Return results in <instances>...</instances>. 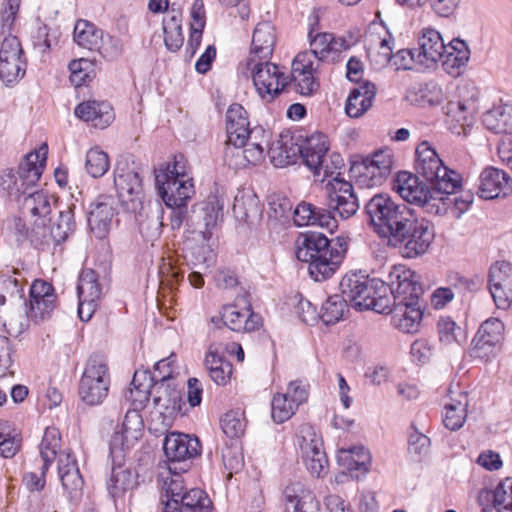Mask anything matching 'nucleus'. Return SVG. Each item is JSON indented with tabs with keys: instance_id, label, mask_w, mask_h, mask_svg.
I'll list each match as a JSON object with an SVG mask.
<instances>
[{
	"instance_id": "46",
	"label": "nucleus",
	"mask_w": 512,
	"mask_h": 512,
	"mask_svg": "<svg viewBox=\"0 0 512 512\" xmlns=\"http://www.w3.org/2000/svg\"><path fill=\"white\" fill-rule=\"evenodd\" d=\"M471 51L467 42L460 38L450 40V76H460L470 60Z\"/></svg>"
},
{
	"instance_id": "37",
	"label": "nucleus",
	"mask_w": 512,
	"mask_h": 512,
	"mask_svg": "<svg viewBox=\"0 0 512 512\" xmlns=\"http://www.w3.org/2000/svg\"><path fill=\"white\" fill-rule=\"evenodd\" d=\"M153 404L156 410L181 413L185 405L181 392L170 383H157L152 390Z\"/></svg>"
},
{
	"instance_id": "54",
	"label": "nucleus",
	"mask_w": 512,
	"mask_h": 512,
	"mask_svg": "<svg viewBox=\"0 0 512 512\" xmlns=\"http://www.w3.org/2000/svg\"><path fill=\"white\" fill-rule=\"evenodd\" d=\"M297 409L298 406L284 393L274 395L271 402V416L274 422H285L294 415Z\"/></svg>"
},
{
	"instance_id": "61",
	"label": "nucleus",
	"mask_w": 512,
	"mask_h": 512,
	"mask_svg": "<svg viewBox=\"0 0 512 512\" xmlns=\"http://www.w3.org/2000/svg\"><path fill=\"white\" fill-rule=\"evenodd\" d=\"M447 195L448 188L438 194L436 186L434 187L433 192H429V196L426 197L425 203L421 204L420 207L424 208L429 214L439 216L445 215L448 212V205L446 203Z\"/></svg>"
},
{
	"instance_id": "26",
	"label": "nucleus",
	"mask_w": 512,
	"mask_h": 512,
	"mask_svg": "<svg viewBox=\"0 0 512 512\" xmlns=\"http://www.w3.org/2000/svg\"><path fill=\"white\" fill-rule=\"evenodd\" d=\"M313 62L307 52L299 53L292 62L291 78L294 90L302 96L312 95L319 84L313 74Z\"/></svg>"
},
{
	"instance_id": "36",
	"label": "nucleus",
	"mask_w": 512,
	"mask_h": 512,
	"mask_svg": "<svg viewBox=\"0 0 512 512\" xmlns=\"http://www.w3.org/2000/svg\"><path fill=\"white\" fill-rule=\"evenodd\" d=\"M247 147L241 150L230 144L224 150V161L230 167H239L246 164H256L263 159L262 142L246 143Z\"/></svg>"
},
{
	"instance_id": "18",
	"label": "nucleus",
	"mask_w": 512,
	"mask_h": 512,
	"mask_svg": "<svg viewBox=\"0 0 512 512\" xmlns=\"http://www.w3.org/2000/svg\"><path fill=\"white\" fill-rule=\"evenodd\" d=\"M419 49L418 65L426 69H434L441 62L443 69L446 71V63L448 54H446V45L441 34L435 29H423L418 38Z\"/></svg>"
},
{
	"instance_id": "32",
	"label": "nucleus",
	"mask_w": 512,
	"mask_h": 512,
	"mask_svg": "<svg viewBox=\"0 0 512 512\" xmlns=\"http://www.w3.org/2000/svg\"><path fill=\"white\" fill-rule=\"evenodd\" d=\"M293 220L295 225L299 227L318 225L329 231H333L338 226L337 220L327 212L326 208L315 207L306 202L297 205L293 212Z\"/></svg>"
},
{
	"instance_id": "27",
	"label": "nucleus",
	"mask_w": 512,
	"mask_h": 512,
	"mask_svg": "<svg viewBox=\"0 0 512 512\" xmlns=\"http://www.w3.org/2000/svg\"><path fill=\"white\" fill-rule=\"evenodd\" d=\"M116 201L112 196L100 195L90 206L88 224L98 238L108 233L115 216Z\"/></svg>"
},
{
	"instance_id": "3",
	"label": "nucleus",
	"mask_w": 512,
	"mask_h": 512,
	"mask_svg": "<svg viewBox=\"0 0 512 512\" xmlns=\"http://www.w3.org/2000/svg\"><path fill=\"white\" fill-rule=\"evenodd\" d=\"M223 203L217 195L211 194L198 203L193 210L196 229L186 238V258L193 267L207 270L216 262V254L210 244L211 228L222 217Z\"/></svg>"
},
{
	"instance_id": "15",
	"label": "nucleus",
	"mask_w": 512,
	"mask_h": 512,
	"mask_svg": "<svg viewBox=\"0 0 512 512\" xmlns=\"http://www.w3.org/2000/svg\"><path fill=\"white\" fill-rule=\"evenodd\" d=\"M114 185L119 199L128 209L142 204L143 188L139 173L126 161H119L114 170Z\"/></svg>"
},
{
	"instance_id": "20",
	"label": "nucleus",
	"mask_w": 512,
	"mask_h": 512,
	"mask_svg": "<svg viewBox=\"0 0 512 512\" xmlns=\"http://www.w3.org/2000/svg\"><path fill=\"white\" fill-rule=\"evenodd\" d=\"M329 150L327 137L322 133H315L301 141L300 158L303 163L315 174L323 176L333 174L332 167L326 162V154Z\"/></svg>"
},
{
	"instance_id": "38",
	"label": "nucleus",
	"mask_w": 512,
	"mask_h": 512,
	"mask_svg": "<svg viewBox=\"0 0 512 512\" xmlns=\"http://www.w3.org/2000/svg\"><path fill=\"white\" fill-rule=\"evenodd\" d=\"M482 123L495 134L512 136V105L504 104L488 110L482 116Z\"/></svg>"
},
{
	"instance_id": "33",
	"label": "nucleus",
	"mask_w": 512,
	"mask_h": 512,
	"mask_svg": "<svg viewBox=\"0 0 512 512\" xmlns=\"http://www.w3.org/2000/svg\"><path fill=\"white\" fill-rule=\"evenodd\" d=\"M376 95L375 84L365 81L353 88L346 100L345 111L350 118H359L372 106Z\"/></svg>"
},
{
	"instance_id": "2",
	"label": "nucleus",
	"mask_w": 512,
	"mask_h": 512,
	"mask_svg": "<svg viewBox=\"0 0 512 512\" xmlns=\"http://www.w3.org/2000/svg\"><path fill=\"white\" fill-rule=\"evenodd\" d=\"M392 304L385 313L392 314L393 326L404 333L418 331L423 312L419 297L423 293L420 276L403 266H394L389 272Z\"/></svg>"
},
{
	"instance_id": "22",
	"label": "nucleus",
	"mask_w": 512,
	"mask_h": 512,
	"mask_svg": "<svg viewBox=\"0 0 512 512\" xmlns=\"http://www.w3.org/2000/svg\"><path fill=\"white\" fill-rule=\"evenodd\" d=\"M489 290L500 309H507L512 303V265L509 262H496L490 268Z\"/></svg>"
},
{
	"instance_id": "44",
	"label": "nucleus",
	"mask_w": 512,
	"mask_h": 512,
	"mask_svg": "<svg viewBox=\"0 0 512 512\" xmlns=\"http://www.w3.org/2000/svg\"><path fill=\"white\" fill-rule=\"evenodd\" d=\"M311 51L310 59L312 56L323 61L327 58V54L331 51H339L340 47L345 45L344 39H335L333 34L330 33H317L312 36V32H309Z\"/></svg>"
},
{
	"instance_id": "39",
	"label": "nucleus",
	"mask_w": 512,
	"mask_h": 512,
	"mask_svg": "<svg viewBox=\"0 0 512 512\" xmlns=\"http://www.w3.org/2000/svg\"><path fill=\"white\" fill-rule=\"evenodd\" d=\"M19 276L21 273L16 270L0 275V305H4L7 301L17 303L24 300L25 282Z\"/></svg>"
},
{
	"instance_id": "64",
	"label": "nucleus",
	"mask_w": 512,
	"mask_h": 512,
	"mask_svg": "<svg viewBox=\"0 0 512 512\" xmlns=\"http://www.w3.org/2000/svg\"><path fill=\"white\" fill-rule=\"evenodd\" d=\"M92 68V63L86 59L72 60L69 63L70 81L76 87L86 84L89 78V70Z\"/></svg>"
},
{
	"instance_id": "1",
	"label": "nucleus",
	"mask_w": 512,
	"mask_h": 512,
	"mask_svg": "<svg viewBox=\"0 0 512 512\" xmlns=\"http://www.w3.org/2000/svg\"><path fill=\"white\" fill-rule=\"evenodd\" d=\"M47 153L48 146L43 144L37 151L30 152L24 157L16 173L6 169L1 175L2 188L21 202L22 215L34 218L28 240L38 250L56 246L50 226L52 209L49 197L42 191L27 192L40 179Z\"/></svg>"
},
{
	"instance_id": "31",
	"label": "nucleus",
	"mask_w": 512,
	"mask_h": 512,
	"mask_svg": "<svg viewBox=\"0 0 512 512\" xmlns=\"http://www.w3.org/2000/svg\"><path fill=\"white\" fill-rule=\"evenodd\" d=\"M285 512H320L313 493L300 482L291 483L284 490Z\"/></svg>"
},
{
	"instance_id": "12",
	"label": "nucleus",
	"mask_w": 512,
	"mask_h": 512,
	"mask_svg": "<svg viewBox=\"0 0 512 512\" xmlns=\"http://www.w3.org/2000/svg\"><path fill=\"white\" fill-rule=\"evenodd\" d=\"M326 209L335 220H345L359 209L358 198L353 185L339 177L333 178L325 185Z\"/></svg>"
},
{
	"instance_id": "23",
	"label": "nucleus",
	"mask_w": 512,
	"mask_h": 512,
	"mask_svg": "<svg viewBox=\"0 0 512 512\" xmlns=\"http://www.w3.org/2000/svg\"><path fill=\"white\" fill-rule=\"evenodd\" d=\"M211 322L216 327L223 323V325L235 332H252L260 327L261 317L253 313L249 306L241 309L237 304H232L224 306L221 316L219 318L213 317Z\"/></svg>"
},
{
	"instance_id": "40",
	"label": "nucleus",
	"mask_w": 512,
	"mask_h": 512,
	"mask_svg": "<svg viewBox=\"0 0 512 512\" xmlns=\"http://www.w3.org/2000/svg\"><path fill=\"white\" fill-rule=\"evenodd\" d=\"M182 17L179 11L172 9L163 19L164 42L168 50L178 51L184 42Z\"/></svg>"
},
{
	"instance_id": "7",
	"label": "nucleus",
	"mask_w": 512,
	"mask_h": 512,
	"mask_svg": "<svg viewBox=\"0 0 512 512\" xmlns=\"http://www.w3.org/2000/svg\"><path fill=\"white\" fill-rule=\"evenodd\" d=\"M404 229H401V235L396 236V232L388 239L389 245L398 248L400 254L405 258H415L424 254L430 246L434 231L430 221L424 218H417L415 212L409 217Z\"/></svg>"
},
{
	"instance_id": "58",
	"label": "nucleus",
	"mask_w": 512,
	"mask_h": 512,
	"mask_svg": "<svg viewBox=\"0 0 512 512\" xmlns=\"http://www.w3.org/2000/svg\"><path fill=\"white\" fill-rule=\"evenodd\" d=\"M29 301H41L46 305H52L57 302V296L53 285L45 280L36 279L33 281L29 290Z\"/></svg>"
},
{
	"instance_id": "17",
	"label": "nucleus",
	"mask_w": 512,
	"mask_h": 512,
	"mask_svg": "<svg viewBox=\"0 0 512 512\" xmlns=\"http://www.w3.org/2000/svg\"><path fill=\"white\" fill-rule=\"evenodd\" d=\"M263 132L262 127H249L247 111L240 104L234 103L229 106L226 112L227 144L243 148L248 137L256 138Z\"/></svg>"
},
{
	"instance_id": "25",
	"label": "nucleus",
	"mask_w": 512,
	"mask_h": 512,
	"mask_svg": "<svg viewBox=\"0 0 512 512\" xmlns=\"http://www.w3.org/2000/svg\"><path fill=\"white\" fill-rule=\"evenodd\" d=\"M111 475L107 482V489L113 498L120 497L128 491H132L137 485V474L132 472L131 468L125 464V455L121 453L120 458L114 456L110 451Z\"/></svg>"
},
{
	"instance_id": "34",
	"label": "nucleus",
	"mask_w": 512,
	"mask_h": 512,
	"mask_svg": "<svg viewBox=\"0 0 512 512\" xmlns=\"http://www.w3.org/2000/svg\"><path fill=\"white\" fill-rule=\"evenodd\" d=\"M75 115L85 122H91L94 127L105 128L113 120L112 107L107 102L89 100L80 103L75 108Z\"/></svg>"
},
{
	"instance_id": "63",
	"label": "nucleus",
	"mask_w": 512,
	"mask_h": 512,
	"mask_svg": "<svg viewBox=\"0 0 512 512\" xmlns=\"http://www.w3.org/2000/svg\"><path fill=\"white\" fill-rule=\"evenodd\" d=\"M268 215L270 218L280 220L287 218L292 211V204L286 197L272 195L268 198Z\"/></svg>"
},
{
	"instance_id": "56",
	"label": "nucleus",
	"mask_w": 512,
	"mask_h": 512,
	"mask_svg": "<svg viewBox=\"0 0 512 512\" xmlns=\"http://www.w3.org/2000/svg\"><path fill=\"white\" fill-rule=\"evenodd\" d=\"M222 431L229 438H237L244 433L246 423L243 413L240 411H229L221 419Z\"/></svg>"
},
{
	"instance_id": "16",
	"label": "nucleus",
	"mask_w": 512,
	"mask_h": 512,
	"mask_svg": "<svg viewBox=\"0 0 512 512\" xmlns=\"http://www.w3.org/2000/svg\"><path fill=\"white\" fill-rule=\"evenodd\" d=\"M169 173H156L155 182L159 196L169 208H186L194 195L193 179H170Z\"/></svg>"
},
{
	"instance_id": "41",
	"label": "nucleus",
	"mask_w": 512,
	"mask_h": 512,
	"mask_svg": "<svg viewBox=\"0 0 512 512\" xmlns=\"http://www.w3.org/2000/svg\"><path fill=\"white\" fill-rule=\"evenodd\" d=\"M301 153V143L278 140L269 147L268 154L272 163L278 167L294 164Z\"/></svg>"
},
{
	"instance_id": "30",
	"label": "nucleus",
	"mask_w": 512,
	"mask_h": 512,
	"mask_svg": "<svg viewBox=\"0 0 512 512\" xmlns=\"http://www.w3.org/2000/svg\"><path fill=\"white\" fill-rule=\"evenodd\" d=\"M57 468L62 487L70 499L78 497L81 494L84 481L75 457L68 452H60Z\"/></svg>"
},
{
	"instance_id": "14",
	"label": "nucleus",
	"mask_w": 512,
	"mask_h": 512,
	"mask_svg": "<svg viewBox=\"0 0 512 512\" xmlns=\"http://www.w3.org/2000/svg\"><path fill=\"white\" fill-rule=\"evenodd\" d=\"M416 170L434 187L437 193L448 188V167L438 156L436 150L427 141H423L416 147Z\"/></svg>"
},
{
	"instance_id": "43",
	"label": "nucleus",
	"mask_w": 512,
	"mask_h": 512,
	"mask_svg": "<svg viewBox=\"0 0 512 512\" xmlns=\"http://www.w3.org/2000/svg\"><path fill=\"white\" fill-rule=\"evenodd\" d=\"M103 31L97 29L94 24L80 19L76 22L73 31L74 41L88 50H95L102 42Z\"/></svg>"
},
{
	"instance_id": "19",
	"label": "nucleus",
	"mask_w": 512,
	"mask_h": 512,
	"mask_svg": "<svg viewBox=\"0 0 512 512\" xmlns=\"http://www.w3.org/2000/svg\"><path fill=\"white\" fill-rule=\"evenodd\" d=\"M503 331L504 325L499 319L489 318L484 321L472 341V356L486 362L494 357L497 345L503 339Z\"/></svg>"
},
{
	"instance_id": "59",
	"label": "nucleus",
	"mask_w": 512,
	"mask_h": 512,
	"mask_svg": "<svg viewBox=\"0 0 512 512\" xmlns=\"http://www.w3.org/2000/svg\"><path fill=\"white\" fill-rule=\"evenodd\" d=\"M384 57L396 70H412L418 65V54L415 49H401L395 54L384 53Z\"/></svg>"
},
{
	"instance_id": "6",
	"label": "nucleus",
	"mask_w": 512,
	"mask_h": 512,
	"mask_svg": "<svg viewBox=\"0 0 512 512\" xmlns=\"http://www.w3.org/2000/svg\"><path fill=\"white\" fill-rule=\"evenodd\" d=\"M364 211L373 231L389 239L395 232L397 237L400 235L414 210L394 201L388 194H376L365 204Z\"/></svg>"
},
{
	"instance_id": "62",
	"label": "nucleus",
	"mask_w": 512,
	"mask_h": 512,
	"mask_svg": "<svg viewBox=\"0 0 512 512\" xmlns=\"http://www.w3.org/2000/svg\"><path fill=\"white\" fill-rule=\"evenodd\" d=\"M430 447V439L419 432L412 423L408 432V451L410 454L422 456L427 454Z\"/></svg>"
},
{
	"instance_id": "5",
	"label": "nucleus",
	"mask_w": 512,
	"mask_h": 512,
	"mask_svg": "<svg viewBox=\"0 0 512 512\" xmlns=\"http://www.w3.org/2000/svg\"><path fill=\"white\" fill-rule=\"evenodd\" d=\"M340 291L347 303L357 310H373L384 314L392 304L390 280L385 283L379 279L345 275L340 282Z\"/></svg>"
},
{
	"instance_id": "29",
	"label": "nucleus",
	"mask_w": 512,
	"mask_h": 512,
	"mask_svg": "<svg viewBox=\"0 0 512 512\" xmlns=\"http://www.w3.org/2000/svg\"><path fill=\"white\" fill-rule=\"evenodd\" d=\"M392 189L409 204L418 207L425 203L430 190L417 175L407 171H400L393 180Z\"/></svg>"
},
{
	"instance_id": "13",
	"label": "nucleus",
	"mask_w": 512,
	"mask_h": 512,
	"mask_svg": "<svg viewBox=\"0 0 512 512\" xmlns=\"http://www.w3.org/2000/svg\"><path fill=\"white\" fill-rule=\"evenodd\" d=\"M200 443L198 438L190 437L179 432H170L165 435L163 451L168 462L170 471H187L188 460L200 454Z\"/></svg>"
},
{
	"instance_id": "53",
	"label": "nucleus",
	"mask_w": 512,
	"mask_h": 512,
	"mask_svg": "<svg viewBox=\"0 0 512 512\" xmlns=\"http://www.w3.org/2000/svg\"><path fill=\"white\" fill-rule=\"evenodd\" d=\"M110 167L107 153L99 148H92L86 154L85 168L93 178L103 176Z\"/></svg>"
},
{
	"instance_id": "57",
	"label": "nucleus",
	"mask_w": 512,
	"mask_h": 512,
	"mask_svg": "<svg viewBox=\"0 0 512 512\" xmlns=\"http://www.w3.org/2000/svg\"><path fill=\"white\" fill-rule=\"evenodd\" d=\"M347 461V467L350 471H368V466L371 462V456L368 450L362 446L353 447L349 450H342Z\"/></svg>"
},
{
	"instance_id": "10",
	"label": "nucleus",
	"mask_w": 512,
	"mask_h": 512,
	"mask_svg": "<svg viewBox=\"0 0 512 512\" xmlns=\"http://www.w3.org/2000/svg\"><path fill=\"white\" fill-rule=\"evenodd\" d=\"M297 444L302 453L303 462L313 477H323L328 473L329 462L323 449L322 438L310 424H302L297 432Z\"/></svg>"
},
{
	"instance_id": "47",
	"label": "nucleus",
	"mask_w": 512,
	"mask_h": 512,
	"mask_svg": "<svg viewBox=\"0 0 512 512\" xmlns=\"http://www.w3.org/2000/svg\"><path fill=\"white\" fill-rule=\"evenodd\" d=\"M213 503L199 488H193L184 493L180 499V512H211Z\"/></svg>"
},
{
	"instance_id": "45",
	"label": "nucleus",
	"mask_w": 512,
	"mask_h": 512,
	"mask_svg": "<svg viewBox=\"0 0 512 512\" xmlns=\"http://www.w3.org/2000/svg\"><path fill=\"white\" fill-rule=\"evenodd\" d=\"M61 446V434L56 427H47L45 429L41 444L40 455L43 460L42 473L45 474L58 454Z\"/></svg>"
},
{
	"instance_id": "4",
	"label": "nucleus",
	"mask_w": 512,
	"mask_h": 512,
	"mask_svg": "<svg viewBox=\"0 0 512 512\" xmlns=\"http://www.w3.org/2000/svg\"><path fill=\"white\" fill-rule=\"evenodd\" d=\"M346 242L343 238L329 240L317 232L301 234L296 240V257L301 262L308 263V271L315 281L329 279L339 268L346 252Z\"/></svg>"
},
{
	"instance_id": "21",
	"label": "nucleus",
	"mask_w": 512,
	"mask_h": 512,
	"mask_svg": "<svg viewBox=\"0 0 512 512\" xmlns=\"http://www.w3.org/2000/svg\"><path fill=\"white\" fill-rule=\"evenodd\" d=\"M143 420L136 409L128 410L120 431H116L110 440L109 450L114 452L116 458L121 457V453L131 449L143 435Z\"/></svg>"
},
{
	"instance_id": "24",
	"label": "nucleus",
	"mask_w": 512,
	"mask_h": 512,
	"mask_svg": "<svg viewBox=\"0 0 512 512\" xmlns=\"http://www.w3.org/2000/svg\"><path fill=\"white\" fill-rule=\"evenodd\" d=\"M392 155L388 151H377L363 161V171L358 181L367 187L382 185L391 173Z\"/></svg>"
},
{
	"instance_id": "50",
	"label": "nucleus",
	"mask_w": 512,
	"mask_h": 512,
	"mask_svg": "<svg viewBox=\"0 0 512 512\" xmlns=\"http://www.w3.org/2000/svg\"><path fill=\"white\" fill-rule=\"evenodd\" d=\"M74 205L59 211L57 220L51 226L56 245L64 242L75 229Z\"/></svg>"
},
{
	"instance_id": "35",
	"label": "nucleus",
	"mask_w": 512,
	"mask_h": 512,
	"mask_svg": "<svg viewBox=\"0 0 512 512\" xmlns=\"http://www.w3.org/2000/svg\"><path fill=\"white\" fill-rule=\"evenodd\" d=\"M276 37L270 22L259 23L253 32L251 57L259 60L269 59L274 50Z\"/></svg>"
},
{
	"instance_id": "51",
	"label": "nucleus",
	"mask_w": 512,
	"mask_h": 512,
	"mask_svg": "<svg viewBox=\"0 0 512 512\" xmlns=\"http://www.w3.org/2000/svg\"><path fill=\"white\" fill-rule=\"evenodd\" d=\"M26 62L22 57H0V78L6 84L17 82L25 75Z\"/></svg>"
},
{
	"instance_id": "49",
	"label": "nucleus",
	"mask_w": 512,
	"mask_h": 512,
	"mask_svg": "<svg viewBox=\"0 0 512 512\" xmlns=\"http://www.w3.org/2000/svg\"><path fill=\"white\" fill-rule=\"evenodd\" d=\"M78 299L99 300L102 294L101 285L98 282V275L92 269H85L81 272L77 285Z\"/></svg>"
},
{
	"instance_id": "28",
	"label": "nucleus",
	"mask_w": 512,
	"mask_h": 512,
	"mask_svg": "<svg viewBox=\"0 0 512 512\" xmlns=\"http://www.w3.org/2000/svg\"><path fill=\"white\" fill-rule=\"evenodd\" d=\"M479 181L478 195L485 200L505 197L512 191L510 176L498 168H485L480 174Z\"/></svg>"
},
{
	"instance_id": "48",
	"label": "nucleus",
	"mask_w": 512,
	"mask_h": 512,
	"mask_svg": "<svg viewBox=\"0 0 512 512\" xmlns=\"http://www.w3.org/2000/svg\"><path fill=\"white\" fill-rule=\"evenodd\" d=\"M348 303L344 299L343 294L332 295L322 304L319 317L326 325H332L343 319L346 311H348Z\"/></svg>"
},
{
	"instance_id": "42",
	"label": "nucleus",
	"mask_w": 512,
	"mask_h": 512,
	"mask_svg": "<svg viewBox=\"0 0 512 512\" xmlns=\"http://www.w3.org/2000/svg\"><path fill=\"white\" fill-rule=\"evenodd\" d=\"M21 447V434L9 421L0 419V457L13 458L21 450Z\"/></svg>"
},
{
	"instance_id": "55",
	"label": "nucleus",
	"mask_w": 512,
	"mask_h": 512,
	"mask_svg": "<svg viewBox=\"0 0 512 512\" xmlns=\"http://www.w3.org/2000/svg\"><path fill=\"white\" fill-rule=\"evenodd\" d=\"M21 0H5L0 10V34L13 35Z\"/></svg>"
},
{
	"instance_id": "8",
	"label": "nucleus",
	"mask_w": 512,
	"mask_h": 512,
	"mask_svg": "<svg viewBox=\"0 0 512 512\" xmlns=\"http://www.w3.org/2000/svg\"><path fill=\"white\" fill-rule=\"evenodd\" d=\"M110 375L106 361L100 355H92L79 383V396L87 405L101 404L107 397Z\"/></svg>"
},
{
	"instance_id": "9",
	"label": "nucleus",
	"mask_w": 512,
	"mask_h": 512,
	"mask_svg": "<svg viewBox=\"0 0 512 512\" xmlns=\"http://www.w3.org/2000/svg\"><path fill=\"white\" fill-rule=\"evenodd\" d=\"M247 65L251 67L252 79L259 96L271 102L289 84V77L280 67L267 60L249 58Z\"/></svg>"
},
{
	"instance_id": "52",
	"label": "nucleus",
	"mask_w": 512,
	"mask_h": 512,
	"mask_svg": "<svg viewBox=\"0 0 512 512\" xmlns=\"http://www.w3.org/2000/svg\"><path fill=\"white\" fill-rule=\"evenodd\" d=\"M454 394L450 390V395ZM468 397L466 392L459 391L457 397L450 396V430L460 429L467 417Z\"/></svg>"
},
{
	"instance_id": "60",
	"label": "nucleus",
	"mask_w": 512,
	"mask_h": 512,
	"mask_svg": "<svg viewBox=\"0 0 512 512\" xmlns=\"http://www.w3.org/2000/svg\"><path fill=\"white\" fill-rule=\"evenodd\" d=\"M493 505L498 510L512 512V478L500 482L493 491Z\"/></svg>"
},
{
	"instance_id": "11",
	"label": "nucleus",
	"mask_w": 512,
	"mask_h": 512,
	"mask_svg": "<svg viewBox=\"0 0 512 512\" xmlns=\"http://www.w3.org/2000/svg\"><path fill=\"white\" fill-rule=\"evenodd\" d=\"M454 98L455 108L452 107L454 101L450 100V115L453 113L450 133L456 137L467 136L474 122L472 113L478 98V90L473 84L465 82L457 86Z\"/></svg>"
}]
</instances>
